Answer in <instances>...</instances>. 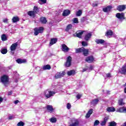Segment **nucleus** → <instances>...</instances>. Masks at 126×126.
Masks as SVG:
<instances>
[{"instance_id":"nucleus-7","label":"nucleus","mask_w":126,"mask_h":126,"mask_svg":"<svg viewBox=\"0 0 126 126\" xmlns=\"http://www.w3.org/2000/svg\"><path fill=\"white\" fill-rule=\"evenodd\" d=\"M116 17H117V18H118V19H126V18L125 17V13H117L116 14Z\"/></svg>"},{"instance_id":"nucleus-42","label":"nucleus","mask_w":126,"mask_h":126,"mask_svg":"<svg viewBox=\"0 0 126 126\" xmlns=\"http://www.w3.org/2000/svg\"><path fill=\"white\" fill-rule=\"evenodd\" d=\"M24 125H25V124L23 122L21 121V122H19L17 124V126H24Z\"/></svg>"},{"instance_id":"nucleus-58","label":"nucleus","mask_w":126,"mask_h":126,"mask_svg":"<svg viewBox=\"0 0 126 126\" xmlns=\"http://www.w3.org/2000/svg\"><path fill=\"white\" fill-rule=\"evenodd\" d=\"M11 55H12V56H13V55H14V51L11 50Z\"/></svg>"},{"instance_id":"nucleus-5","label":"nucleus","mask_w":126,"mask_h":126,"mask_svg":"<svg viewBox=\"0 0 126 126\" xmlns=\"http://www.w3.org/2000/svg\"><path fill=\"white\" fill-rule=\"evenodd\" d=\"M85 61L88 63H92L94 62V57L93 56H88L86 58Z\"/></svg>"},{"instance_id":"nucleus-35","label":"nucleus","mask_w":126,"mask_h":126,"mask_svg":"<svg viewBox=\"0 0 126 126\" xmlns=\"http://www.w3.org/2000/svg\"><path fill=\"white\" fill-rule=\"evenodd\" d=\"M51 123H52V124H55L57 123V118L54 117H52L49 119Z\"/></svg>"},{"instance_id":"nucleus-14","label":"nucleus","mask_w":126,"mask_h":126,"mask_svg":"<svg viewBox=\"0 0 126 126\" xmlns=\"http://www.w3.org/2000/svg\"><path fill=\"white\" fill-rule=\"evenodd\" d=\"M70 14V10L68 9L64 10L62 14L63 16H68Z\"/></svg>"},{"instance_id":"nucleus-44","label":"nucleus","mask_w":126,"mask_h":126,"mask_svg":"<svg viewBox=\"0 0 126 126\" xmlns=\"http://www.w3.org/2000/svg\"><path fill=\"white\" fill-rule=\"evenodd\" d=\"M59 73H60L61 77H63V76L65 75V71H63L62 72H59Z\"/></svg>"},{"instance_id":"nucleus-51","label":"nucleus","mask_w":126,"mask_h":126,"mask_svg":"<svg viewBox=\"0 0 126 126\" xmlns=\"http://www.w3.org/2000/svg\"><path fill=\"white\" fill-rule=\"evenodd\" d=\"M7 21H8V20L7 18L3 19V22L4 23H7Z\"/></svg>"},{"instance_id":"nucleus-56","label":"nucleus","mask_w":126,"mask_h":126,"mask_svg":"<svg viewBox=\"0 0 126 126\" xmlns=\"http://www.w3.org/2000/svg\"><path fill=\"white\" fill-rule=\"evenodd\" d=\"M2 101H3V98H2L1 97H0V104L2 102Z\"/></svg>"},{"instance_id":"nucleus-19","label":"nucleus","mask_w":126,"mask_h":126,"mask_svg":"<svg viewBox=\"0 0 126 126\" xmlns=\"http://www.w3.org/2000/svg\"><path fill=\"white\" fill-rule=\"evenodd\" d=\"M98 103H99V99L98 98H95L91 101V104L93 106H96Z\"/></svg>"},{"instance_id":"nucleus-37","label":"nucleus","mask_w":126,"mask_h":126,"mask_svg":"<svg viewBox=\"0 0 126 126\" xmlns=\"http://www.w3.org/2000/svg\"><path fill=\"white\" fill-rule=\"evenodd\" d=\"M55 79H59V78H62V76H61V73L57 72V73L55 74Z\"/></svg>"},{"instance_id":"nucleus-33","label":"nucleus","mask_w":126,"mask_h":126,"mask_svg":"<svg viewBox=\"0 0 126 126\" xmlns=\"http://www.w3.org/2000/svg\"><path fill=\"white\" fill-rule=\"evenodd\" d=\"M107 112H115L116 111V108L114 107H109L106 109Z\"/></svg>"},{"instance_id":"nucleus-15","label":"nucleus","mask_w":126,"mask_h":126,"mask_svg":"<svg viewBox=\"0 0 126 126\" xmlns=\"http://www.w3.org/2000/svg\"><path fill=\"white\" fill-rule=\"evenodd\" d=\"M105 36L109 37V36H113L114 35V32L111 30H108L105 33Z\"/></svg>"},{"instance_id":"nucleus-39","label":"nucleus","mask_w":126,"mask_h":126,"mask_svg":"<svg viewBox=\"0 0 126 126\" xmlns=\"http://www.w3.org/2000/svg\"><path fill=\"white\" fill-rule=\"evenodd\" d=\"M109 126H117V123H116L115 121L109 122Z\"/></svg>"},{"instance_id":"nucleus-1","label":"nucleus","mask_w":126,"mask_h":126,"mask_svg":"<svg viewBox=\"0 0 126 126\" xmlns=\"http://www.w3.org/2000/svg\"><path fill=\"white\" fill-rule=\"evenodd\" d=\"M0 81L5 87H7L9 85V77L7 75H3L0 77Z\"/></svg>"},{"instance_id":"nucleus-36","label":"nucleus","mask_w":126,"mask_h":126,"mask_svg":"<svg viewBox=\"0 0 126 126\" xmlns=\"http://www.w3.org/2000/svg\"><path fill=\"white\" fill-rule=\"evenodd\" d=\"M1 38L2 41H7V37H6V35L3 34H2L1 36Z\"/></svg>"},{"instance_id":"nucleus-31","label":"nucleus","mask_w":126,"mask_h":126,"mask_svg":"<svg viewBox=\"0 0 126 126\" xmlns=\"http://www.w3.org/2000/svg\"><path fill=\"white\" fill-rule=\"evenodd\" d=\"M126 103L124 102V99L121 98L118 100L119 106H124Z\"/></svg>"},{"instance_id":"nucleus-25","label":"nucleus","mask_w":126,"mask_h":126,"mask_svg":"<svg viewBox=\"0 0 126 126\" xmlns=\"http://www.w3.org/2000/svg\"><path fill=\"white\" fill-rule=\"evenodd\" d=\"M17 63H18L19 64H21V63H26L27 62V61L26 60V59H18L16 60Z\"/></svg>"},{"instance_id":"nucleus-29","label":"nucleus","mask_w":126,"mask_h":126,"mask_svg":"<svg viewBox=\"0 0 126 126\" xmlns=\"http://www.w3.org/2000/svg\"><path fill=\"white\" fill-rule=\"evenodd\" d=\"M83 47L75 49V54H80V53H82L83 51Z\"/></svg>"},{"instance_id":"nucleus-54","label":"nucleus","mask_w":126,"mask_h":126,"mask_svg":"<svg viewBox=\"0 0 126 126\" xmlns=\"http://www.w3.org/2000/svg\"><path fill=\"white\" fill-rule=\"evenodd\" d=\"M93 7H95V6H98V4L93 3L92 4Z\"/></svg>"},{"instance_id":"nucleus-8","label":"nucleus","mask_w":126,"mask_h":126,"mask_svg":"<svg viewBox=\"0 0 126 126\" xmlns=\"http://www.w3.org/2000/svg\"><path fill=\"white\" fill-rule=\"evenodd\" d=\"M62 50L63 52L67 53L69 51V48L66 45L63 44L62 45Z\"/></svg>"},{"instance_id":"nucleus-10","label":"nucleus","mask_w":126,"mask_h":126,"mask_svg":"<svg viewBox=\"0 0 126 126\" xmlns=\"http://www.w3.org/2000/svg\"><path fill=\"white\" fill-rule=\"evenodd\" d=\"M18 46V43L16 42V43H13L10 47V51H15Z\"/></svg>"},{"instance_id":"nucleus-62","label":"nucleus","mask_w":126,"mask_h":126,"mask_svg":"<svg viewBox=\"0 0 126 126\" xmlns=\"http://www.w3.org/2000/svg\"><path fill=\"white\" fill-rule=\"evenodd\" d=\"M124 93L126 94V88H125L124 89Z\"/></svg>"},{"instance_id":"nucleus-20","label":"nucleus","mask_w":126,"mask_h":126,"mask_svg":"<svg viewBox=\"0 0 126 126\" xmlns=\"http://www.w3.org/2000/svg\"><path fill=\"white\" fill-rule=\"evenodd\" d=\"M46 109L48 112H50V113H53V112H54V108L52 105H47L46 106Z\"/></svg>"},{"instance_id":"nucleus-21","label":"nucleus","mask_w":126,"mask_h":126,"mask_svg":"<svg viewBox=\"0 0 126 126\" xmlns=\"http://www.w3.org/2000/svg\"><path fill=\"white\" fill-rule=\"evenodd\" d=\"M76 73L75 70L72 69L67 72V74L68 76H70L71 75H74Z\"/></svg>"},{"instance_id":"nucleus-22","label":"nucleus","mask_w":126,"mask_h":126,"mask_svg":"<svg viewBox=\"0 0 126 126\" xmlns=\"http://www.w3.org/2000/svg\"><path fill=\"white\" fill-rule=\"evenodd\" d=\"M117 112L119 113H124V114L126 113V107H120L118 110Z\"/></svg>"},{"instance_id":"nucleus-61","label":"nucleus","mask_w":126,"mask_h":126,"mask_svg":"<svg viewBox=\"0 0 126 126\" xmlns=\"http://www.w3.org/2000/svg\"><path fill=\"white\" fill-rule=\"evenodd\" d=\"M122 126H126V122L123 124Z\"/></svg>"},{"instance_id":"nucleus-43","label":"nucleus","mask_w":126,"mask_h":126,"mask_svg":"<svg viewBox=\"0 0 126 126\" xmlns=\"http://www.w3.org/2000/svg\"><path fill=\"white\" fill-rule=\"evenodd\" d=\"M73 23H75L76 24H77L79 23V22L78 21V19L77 18H74L73 19Z\"/></svg>"},{"instance_id":"nucleus-55","label":"nucleus","mask_w":126,"mask_h":126,"mask_svg":"<svg viewBox=\"0 0 126 126\" xmlns=\"http://www.w3.org/2000/svg\"><path fill=\"white\" fill-rule=\"evenodd\" d=\"M106 76L108 78L111 77V73H108L107 74H106Z\"/></svg>"},{"instance_id":"nucleus-4","label":"nucleus","mask_w":126,"mask_h":126,"mask_svg":"<svg viewBox=\"0 0 126 126\" xmlns=\"http://www.w3.org/2000/svg\"><path fill=\"white\" fill-rule=\"evenodd\" d=\"M56 94V93H55V92H52L51 91H47L45 92V93H44V95H45V97H46V98H51V97H52V96H54V95H55Z\"/></svg>"},{"instance_id":"nucleus-27","label":"nucleus","mask_w":126,"mask_h":126,"mask_svg":"<svg viewBox=\"0 0 126 126\" xmlns=\"http://www.w3.org/2000/svg\"><path fill=\"white\" fill-rule=\"evenodd\" d=\"M40 21L42 24H46V23L47 22V19L45 17L40 18Z\"/></svg>"},{"instance_id":"nucleus-13","label":"nucleus","mask_w":126,"mask_h":126,"mask_svg":"<svg viewBox=\"0 0 126 126\" xmlns=\"http://www.w3.org/2000/svg\"><path fill=\"white\" fill-rule=\"evenodd\" d=\"M112 8L111 5H108L106 7L103 8L102 10L104 12H109V11H111Z\"/></svg>"},{"instance_id":"nucleus-32","label":"nucleus","mask_w":126,"mask_h":126,"mask_svg":"<svg viewBox=\"0 0 126 126\" xmlns=\"http://www.w3.org/2000/svg\"><path fill=\"white\" fill-rule=\"evenodd\" d=\"M72 28V25H71V24H68V25L66 26L65 31H66V32H68V31H69L70 30H71Z\"/></svg>"},{"instance_id":"nucleus-17","label":"nucleus","mask_w":126,"mask_h":126,"mask_svg":"<svg viewBox=\"0 0 126 126\" xmlns=\"http://www.w3.org/2000/svg\"><path fill=\"white\" fill-rule=\"evenodd\" d=\"M57 42H58V38H51L49 42V44L50 46H53V45H54V44H56Z\"/></svg>"},{"instance_id":"nucleus-34","label":"nucleus","mask_w":126,"mask_h":126,"mask_svg":"<svg viewBox=\"0 0 126 126\" xmlns=\"http://www.w3.org/2000/svg\"><path fill=\"white\" fill-rule=\"evenodd\" d=\"M33 11L34 12L35 14H37L39 12V8L37 6H34L33 9Z\"/></svg>"},{"instance_id":"nucleus-49","label":"nucleus","mask_w":126,"mask_h":126,"mask_svg":"<svg viewBox=\"0 0 126 126\" xmlns=\"http://www.w3.org/2000/svg\"><path fill=\"white\" fill-rule=\"evenodd\" d=\"M90 116H91V115L88 112L86 115V119H89V118H90Z\"/></svg>"},{"instance_id":"nucleus-57","label":"nucleus","mask_w":126,"mask_h":126,"mask_svg":"<svg viewBox=\"0 0 126 126\" xmlns=\"http://www.w3.org/2000/svg\"><path fill=\"white\" fill-rule=\"evenodd\" d=\"M18 103H19V100H15V101H14V103H15V104H18Z\"/></svg>"},{"instance_id":"nucleus-28","label":"nucleus","mask_w":126,"mask_h":126,"mask_svg":"<svg viewBox=\"0 0 126 126\" xmlns=\"http://www.w3.org/2000/svg\"><path fill=\"white\" fill-rule=\"evenodd\" d=\"M95 42L97 44H104L105 40L102 39H96Z\"/></svg>"},{"instance_id":"nucleus-53","label":"nucleus","mask_w":126,"mask_h":126,"mask_svg":"<svg viewBox=\"0 0 126 126\" xmlns=\"http://www.w3.org/2000/svg\"><path fill=\"white\" fill-rule=\"evenodd\" d=\"M12 94V91H10L8 93V95L10 96V95Z\"/></svg>"},{"instance_id":"nucleus-3","label":"nucleus","mask_w":126,"mask_h":126,"mask_svg":"<svg viewBox=\"0 0 126 126\" xmlns=\"http://www.w3.org/2000/svg\"><path fill=\"white\" fill-rule=\"evenodd\" d=\"M72 61V58L71 57L68 56L66 62L65 63V66L66 67H69L71 66V61Z\"/></svg>"},{"instance_id":"nucleus-2","label":"nucleus","mask_w":126,"mask_h":126,"mask_svg":"<svg viewBox=\"0 0 126 126\" xmlns=\"http://www.w3.org/2000/svg\"><path fill=\"white\" fill-rule=\"evenodd\" d=\"M44 30H45V29H44V27H40L39 28H35L34 29H33L34 36H38L39 33H40V34H42V33L44 32Z\"/></svg>"},{"instance_id":"nucleus-63","label":"nucleus","mask_w":126,"mask_h":126,"mask_svg":"<svg viewBox=\"0 0 126 126\" xmlns=\"http://www.w3.org/2000/svg\"><path fill=\"white\" fill-rule=\"evenodd\" d=\"M125 86H126V83H125Z\"/></svg>"},{"instance_id":"nucleus-46","label":"nucleus","mask_w":126,"mask_h":126,"mask_svg":"<svg viewBox=\"0 0 126 126\" xmlns=\"http://www.w3.org/2000/svg\"><path fill=\"white\" fill-rule=\"evenodd\" d=\"M67 109H68V110H69L70 109V108H71V104L70 103H67Z\"/></svg>"},{"instance_id":"nucleus-9","label":"nucleus","mask_w":126,"mask_h":126,"mask_svg":"<svg viewBox=\"0 0 126 126\" xmlns=\"http://www.w3.org/2000/svg\"><path fill=\"white\" fill-rule=\"evenodd\" d=\"M79 126V121L77 119H74L72 121V123L69 126Z\"/></svg>"},{"instance_id":"nucleus-18","label":"nucleus","mask_w":126,"mask_h":126,"mask_svg":"<svg viewBox=\"0 0 126 126\" xmlns=\"http://www.w3.org/2000/svg\"><path fill=\"white\" fill-rule=\"evenodd\" d=\"M83 55L85 56V57H87L89 55V50L86 49L84 47L83 49Z\"/></svg>"},{"instance_id":"nucleus-59","label":"nucleus","mask_w":126,"mask_h":126,"mask_svg":"<svg viewBox=\"0 0 126 126\" xmlns=\"http://www.w3.org/2000/svg\"><path fill=\"white\" fill-rule=\"evenodd\" d=\"M89 69H91V70H92V69H93V66L91 65V66H90Z\"/></svg>"},{"instance_id":"nucleus-47","label":"nucleus","mask_w":126,"mask_h":126,"mask_svg":"<svg viewBox=\"0 0 126 126\" xmlns=\"http://www.w3.org/2000/svg\"><path fill=\"white\" fill-rule=\"evenodd\" d=\"M76 97L77 99H78V100H79V99H80L81 97H82V94H78Z\"/></svg>"},{"instance_id":"nucleus-23","label":"nucleus","mask_w":126,"mask_h":126,"mask_svg":"<svg viewBox=\"0 0 126 126\" xmlns=\"http://www.w3.org/2000/svg\"><path fill=\"white\" fill-rule=\"evenodd\" d=\"M108 120H109L108 117H104L103 121L100 123L101 126H105L106 124H107V122H108Z\"/></svg>"},{"instance_id":"nucleus-40","label":"nucleus","mask_w":126,"mask_h":126,"mask_svg":"<svg viewBox=\"0 0 126 126\" xmlns=\"http://www.w3.org/2000/svg\"><path fill=\"white\" fill-rule=\"evenodd\" d=\"M82 14V11L81 10H79L76 12V16H81V15Z\"/></svg>"},{"instance_id":"nucleus-52","label":"nucleus","mask_w":126,"mask_h":126,"mask_svg":"<svg viewBox=\"0 0 126 126\" xmlns=\"http://www.w3.org/2000/svg\"><path fill=\"white\" fill-rule=\"evenodd\" d=\"M88 69V67L87 66L86 68H83L82 72H85V71H86V70H87Z\"/></svg>"},{"instance_id":"nucleus-60","label":"nucleus","mask_w":126,"mask_h":126,"mask_svg":"<svg viewBox=\"0 0 126 126\" xmlns=\"http://www.w3.org/2000/svg\"><path fill=\"white\" fill-rule=\"evenodd\" d=\"M12 118H13V117H12V116H9V120H12Z\"/></svg>"},{"instance_id":"nucleus-24","label":"nucleus","mask_w":126,"mask_h":126,"mask_svg":"<svg viewBox=\"0 0 126 126\" xmlns=\"http://www.w3.org/2000/svg\"><path fill=\"white\" fill-rule=\"evenodd\" d=\"M84 32H85V31H80L78 33L76 32V37H77L78 38H81Z\"/></svg>"},{"instance_id":"nucleus-48","label":"nucleus","mask_w":126,"mask_h":126,"mask_svg":"<svg viewBox=\"0 0 126 126\" xmlns=\"http://www.w3.org/2000/svg\"><path fill=\"white\" fill-rule=\"evenodd\" d=\"M88 113L90 114V115H92V114H93V109H90Z\"/></svg>"},{"instance_id":"nucleus-41","label":"nucleus","mask_w":126,"mask_h":126,"mask_svg":"<svg viewBox=\"0 0 126 126\" xmlns=\"http://www.w3.org/2000/svg\"><path fill=\"white\" fill-rule=\"evenodd\" d=\"M82 46H83V47H87L88 46V43L85 41H82Z\"/></svg>"},{"instance_id":"nucleus-16","label":"nucleus","mask_w":126,"mask_h":126,"mask_svg":"<svg viewBox=\"0 0 126 126\" xmlns=\"http://www.w3.org/2000/svg\"><path fill=\"white\" fill-rule=\"evenodd\" d=\"M28 15L32 17V18H35V17H36V14L34 11H30L28 12Z\"/></svg>"},{"instance_id":"nucleus-50","label":"nucleus","mask_w":126,"mask_h":126,"mask_svg":"<svg viewBox=\"0 0 126 126\" xmlns=\"http://www.w3.org/2000/svg\"><path fill=\"white\" fill-rule=\"evenodd\" d=\"M39 2H40V1H41V2H42L43 3H47V0H39Z\"/></svg>"},{"instance_id":"nucleus-30","label":"nucleus","mask_w":126,"mask_h":126,"mask_svg":"<svg viewBox=\"0 0 126 126\" xmlns=\"http://www.w3.org/2000/svg\"><path fill=\"white\" fill-rule=\"evenodd\" d=\"M12 21L13 23H16V22H18V21H19V17H18V16L13 17L12 19Z\"/></svg>"},{"instance_id":"nucleus-38","label":"nucleus","mask_w":126,"mask_h":126,"mask_svg":"<svg viewBox=\"0 0 126 126\" xmlns=\"http://www.w3.org/2000/svg\"><path fill=\"white\" fill-rule=\"evenodd\" d=\"M2 55H5L7 53V49L5 48H3L0 51Z\"/></svg>"},{"instance_id":"nucleus-64","label":"nucleus","mask_w":126,"mask_h":126,"mask_svg":"<svg viewBox=\"0 0 126 126\" xmlns=\"http://www.w3.org/2000/svg\"><path fill=\"white\" fill-rule=\"evenodd\" d=\"M15 82H16V83H17V81H15Z\"/></svg>"},{"instance_id":"nucleus-45","label":"nucleus","mask_w":126,"mask_h":126,"mask_svg":"<svg viewBox=\"0 0 126 126\" xmlns=\"http://www.w3.org/2000/svg\"><path fill=\"white\" fill-rule=\"evenodd\" d=\"M99 124H100V122H99L98 120H95L94 124V126H99Z\"/></svg>"},{"instance_id":"nucleus-6","label":"nucleus","mask_w":126,"mask_h":126,"mask_svg":"<svg viewBox=\"0 0 126 126\" xmlns=\"http://www.w3.org/2000/svg\"><path fill=\"white\" fill-rule=\"evenodd\" d=\"M119 72L121 74L126 75V63L124 64V65L119 70Z\"/></svg>"},{"instance_id":"nucleus-26","label":"nucleus","mask_w":126,"mask_h":126,"mask_svg":"<svg viewBox=\"0 0 126 126\" xmlns=\"http://www.w3.org/2000/svg\"><path fill=\"white\" fill-rule=\"evenodd\" d=\"M42 68L43 70H50V69H51V65L50 64L44 65H43Z\"/></svg>"},{"instance_id":"nucleus-11","label":"nucleus","mask_w":126,"mask_h":126,"mask_svg":"<svg viewBox=\"0 0 126 126\" xmlns=\"http://www.w3.org/2000/svg\"><path fill=\"white\" fill-rule=\"evenodd\" d=\"M126 9V5H120L117 7V10L120 12L124 11Z\"/></svg>"},{"instance_id":"nucleus-12","label":"nucleus","mask_w":126,"mask_h":126,"mask_svg":"<svg viewBox=\"0 0 126 126\" xmlns=\"http://www.w3.org/2000/svg\"><path fill=\"white\" fill-rule=\"evenodd\" d=\"M91 37H92V32H89L85 35L84 39L85 41H89Z\"/></svg>"}]
</instances>
